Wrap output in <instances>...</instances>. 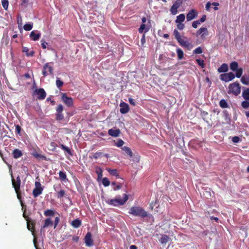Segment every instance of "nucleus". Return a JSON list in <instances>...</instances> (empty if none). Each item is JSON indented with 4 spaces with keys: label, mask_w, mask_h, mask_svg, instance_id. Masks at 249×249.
<instances>
[{
    "label": "nucleus",
    "mask_w": 249,
    "mask_h": 249,
    "mask_svg": "<svg viewBox=\"0 0 249 249\" xmlns=\"http://www.w3.org/2000/svg\"><path fill=\"white\" fill-rule=\"evenodd\" d=\"M239 138L237 136H234L232 138V141L233 142L237 143L239 142Z\"/></svg>",
    "instance_id": "4d7b16f0"
},
{
    "label": "nucleus",
    "mask_w": 249,
    "mask_h": 249,
    "mask_svg": "<svg viewBox=\"0 0 249 249\" xmlns=\"http://www.w3.org/2000/svg\"><path fill=\"white\" fill-rule=\"evenodd\" d=\"M108 172L109 173L112 175V176H116V177H118L119 176V174L118 173V171L116 169H111L110 168H107L106 169Z\"/></svg>",
    "instance_id": "bb28decb"
},
{
    "label": "nucleus",
    "mask_w": 249,
    "mask_h": 249,
    "mask_svg": "<svg viewBox=\"0 0 249 249\" xmlns=\"http://www.w3.org/2000/svg\"><path fill=\"white\" fill-rule=\"evenodd\" d=\"M61 99L64 103L68 107H71L73 106V99L67 96L66 93H61Z\"/></svg>",
    "instance_id": "39448f33"
},
{
    "label": "nucleus",
    "mask_w": 249,
    "mask_h": 249,
    "mask_svg": "<svg viewBox=\"0 0 249 249\" xmlns=\"http://www.w3.org/2000/svg\"><path fill=\"white\" fill-rule=\"evenodd\" d=\"M212 5H214V9L215 10H218V7L217 6L219 5V3H217V2H213L212 3Z\"/></svg>",
    "instance_id": "69168bd1"
},
{
    "label": "nucleus",
    "mask_w": 249,
    "mask_h": 249,
    "mask_svg": "<svg viewBox=\"0 0 249 249\" xmlns=\"http://www.w3.org/2000/svg\"><path fill=\"white\" fill-rule=\"evenodd\" d=\"M81 221L78 219L74 220L71 222L72 226L75 228H77L79 227L81 225Z\"/></svg>",
    "instance_id": "5701e85b"
},
{
    "label": "nucleus",
    "mask_w": 249,
    "mask_h": 249,
    "mask_svg": "<svg viewBox=\"0 0 249 249\" xmlns=\"http://www.w3.org/2000/svg\"><path fill=\"white\" fill-rule=\"evenodd\" d=\"M196 62L197 64L202 68H203L205 67V65L204 63V61L201 59H196Z\"/></svg>",
    "instance_id": "a18cd8bd"
},
{
    "label": "nucleus",
    "mask_w": 249,
    "mask_h": 249,
    "mask_svg": "<svg viewBox=\"0 0 249 249\" xmlns=\"http://www.w3.org/2000/svg\"><path fill=\"white\" fill-rule=\"evenodd\" d=\"M121 133V131L119 129L116 127H113L112 128L109 129L108 130V134L109 136L117 137L119 136Z\"/></svg>",
    "instance_id": "f8f14e48"
},
{
    "label": "nucleus",
    "mask_w": 249,
    "mask_h": 249,
    "mask_svg": "<svg viewBox=\"0 0 249 249\" xmlns=\"http://www.w3.org/2000/svg\"><path fill=\"white\" fill-rule=\"evenodd\" d=\"M178 41L182 46L186 47L188 49L192 48L191 43L189 42L187 40L182 37L180 38Z\"/></svg>",
    "instance_id": "2eb2a0df"
},
{
    "label": "nucleus",
    "mask_w": 249,
    "mask_h": 249,
    "mask_svg": "<svg viewBox=\"0 0 249 249\" xmlns=\"http://www.w3.org/2000/svg\"><path fill=\"white\" fill-rule=\"evenodd\" d=\"M230 69L232 71H236L237 70H238V63L235 62V61H234V62H231V64H230Z\"/></svg>",
    "instance_id": "a878e982"
},
{
    "label": "nucleus",
    "mask_w": 249,
    "mask_h": 249,
    "mask_svg": "<svg viewBox=\"0 0 249 249\" xmlns=\"http://www.w3.org/2000/svg\"><path fill=\"white\" fill-rule=\"evenodd\" d=\"M85 243L88 247H91L93 245L91 234L90 232H88L86 235L85 237Z\"/></svg>",
    "instance_id": "ddd939ff"
},
{
    "label": "nucleus",
    "mask_w": 249,
    "mask_h": 249,
    "mask_svg": "<svg viewBox=\"0 0 249 249\" xmlns=\"http://www.w3.org/2000/svg\"><path fill=\"white\" fill-rule=\"evenodd\" d=\"M120 112L122 114H125L129 111V106L127 104L124 102L121 103L120 104Z\"/></svg>",
    "instance_id": "4468645a"
},
{
    "label": "nucleus",
    "mask_w": 249,
    "mask_h": 249,
    "mask_svg": "<svg viewBox=\"0 0 249 249\" xmlns=\"http://www.w3.org/2000/svg\"><path fill=\"white\" fill-rule=\"evenodd\" d=\"M174 34L176 39L178 41L180 38H181L179 33L176 30L174 31Z\"/></svg>",
    "instance_id": "ea45409f"
},
{
    "label": "nucleus",
    "mask_w": 249,
    "mask_h": 249,
    "mask_svg": "<svg viewBox=\"0 0 249 249\" xmlns=\"http://www.w3.org/2000/svg\"><path fill=\"white\" fill-rule=\"evenodd\" d=\"M241 92V87L238 82H234L229 85L228 92L229 94H233L234 95H238Z\"/></svg>",
    "instance_id": "7ed1b4c3"
},
{
    "label": "nucleus",
    "mask_w": 249,
    "mask_h": 249,
    "mask_svg": "<svg viewBox=\"0 0 249 249\" xmlns=\"http://www.w3.org/2000/svg\"><path fill=\"white\" fill-rule=\"evenodd\" d=\"M177 53L178 54V59L179 60H180L183 58L184 53L183 51L180 49H177Z\"/></svg>",
    "instance_id": "2f4dec72"
},
{
    "label": "nucleus",
    "mask_w": 249,
    "mask_h": 249,
    "mask_svg": "<svg viewBox=\"0 0 249 249\" xmlns=\"http://www.w3.org/2000/svg\"><path fill=\"white\" fill-rule=\"evenodd\" d=\"M219 105L222 108H227L228 107V105L227 102L224 100H221L219 102Z\"/></svg>",
    "instance_id": "72a5a7b5"
},
{
    "label": "nucleus",
    "mask_w": 249,
    "mask_h": 249,
    "mask_svg": "<svg viewBox=\"0 0 249 249\" xmlns=\"http://www.w3.org/2000/svg\"><path fill=\"white\" fill-rule=\"evenodd\" d=\"M41 42L42 48L44 49H46L48 43L43 40H42Z\"/></svg>",
    "instance_id": "5fc2aeb1"
},
{
    "label": "nucleus",
    "mask_w": 249,
    "mask_h": 249,
    "mask_svg": "<svg viewBox=\"0 0 249 249\" xmlns=\"http://www.w3.org/2000/svg\"><path fill=\"white\" fill-rule=\"evenodd\" d=\"M242 106L244 108H247L249 107V102L248 101H243L242 103Z\"/></svg>",
    "instance_id": "3c124183"
},
{
    "label": "nucleus",
    "mask_w": 249,
    "mask_h": 249,
    "mask_svg": "<svg viewBox=\"0 0 249 249\" xmlns=\"http://www.w3.org/2000/svg\"><path fill=\"white\" fill-rule=\"evenodd\" d=\"M61 148L64 150V151H65L66 152H67L68 154L71 155V150L70 149H69V148L63 144H61Z\"/></svg>",
    "instance_id": "79ce46f5"
},
{
    "label": "nucleus",
    "mask_w": 249,
    "mask_h": 249,
    "mask_svg": "<svg viewBox=\"0 0 249 249\" xmlns=\"http://www.w3.org/2000/svg\"><path fill=\"white\" fill-rule=\"evenodd\" d=\"M243 97L246 100H249V89H247L243 91Z\"/></svg>",
    "instance_id": "c85d7f7f"
},
{
    "label": "nucleus",
    "mask_w": 249,
    "mask_h": 249,
    "mask_svg": "<svg viewBox=\"0 0 249 249\" xmlns=\"http://www.w3.org/2000/svg\"><path fill=\"white\" fill-rule=\"evenodd\" d=\"M212 4H211L210 2H208L207 3L206 5V9L207 11H209L210 10V8L211 7V6Z\"/></svg>",
    "instance_id": "e2e57ef3"
},
{
    "label": "nucleus",
    "mask_w": 249,
    "mask_h": 249,
    "mask_svg": "<svg viewBox=\"0 0 249 249\" xmlns=\"http://www.w3.org/2000/svg\"><path fill=\"white\" fill-rule=\"evenodd\" d=\"M96 172L98 175V179H101L102 178V176H103L102 170L101 169L99 168L98 170H97Z\"/></svg>",
    "instance_id": "de8ad7c7"
},
{
    "label": "nucleus",
    "mask_w": 249,
    "mask_h": 249,
    "mask_svg": "<svg viewBox=\"0 0 249 249\" xmlns=\"http://www.w3.org/2000/svg\"><path fill=\"white\" fill-rule=\"evenodd\" d=\"M206 15H203L200 19L199 20V22L200 23H202L203 22H204L205 20H206Z\"/></svg>",
    "instance_id": "13d9d810"
},
{
    "label": "nucleus",
    "mask_w": 249,
    "mask_h": 249,
    "mask_svg": "<svg viewBox=\"0 0 249 249\" xmlns=\"http://www.w3.org/2000/svg\"><path fill=\"white\" fill-rule=\"evenodd\" d=\"M21 127L18 125H16V130L17 131V132L18 133V134H19L20 132V131H21Z\"/></svg>",
    "instance_id": "bf43d9fd"
},
{
    "label": "nucleus",
    "mask_w": 249,
    "mask_h": 249,
    "mask_svg": "<svg viewBox=\"0 0 249 249\" xmlns=\"http://www.w3.org/2000/svg\"><path fill=\"white\" fill-rule=\"evenodd\" d=\"M149 29V28L147 26H146V24H142L140 28L139 29V32L140 33H142L143 31H144L145 33L148 31Z\"/></svg>",
    "instance_id": "4be33fe9"
},
{
    "label": "nucleus",
    "mask_w": 249,
    "mask_h": 249,
    "mask_svg": "<svg viewBox=\"0 0 249 249\" xmlns=\"http://www.w3.org/2000/svg\"><path fill=\"white\" fill-rule=\"evenodd\" d=\"M59 176L60 179L62 180H65L67 179V176H66V173H65V172H62V171H59Z\"/></svg>",
    "instance_id": "c9c22d12"
},
{
    "label": "nucleus",
    "mask_w": 249,
    "mask_h": 249,
    "mask_svg": "<svg viewBox=\"0 0 249 249\" xmlns=\"http://www.w3.org/2000/svg\"><path fill=\"white\" fill-rule=\"evenodd\" d=\"M44 214L45 215H46L47 216H53L54 214V213L53 211V210H47L46 211H45L44 212Z\"/></svg>",
    "instance_id": "f704fd0d"
},
{
    "label": "nucleus",
    "mask_w": 249,
    "mask_h": 249,
    "mask_svg": "<svg viewBox=\"0 0 249 249\" xmlns=\"http://www.w3.org/2000/svg\"><path fill=\"white\" fill-rule=\"evenodd\" d=\"M79 240V237L77 236H74L72 237V240L75 242H77Z\"/></svg>",
    "instance_id": "774afa93"
},
{
    "label": "nucleus",
    "mask_w": 249,
    "mask_h": 249,
    "mask_svg": "<svg viewBox=\"0 0 249 249\" xmlns=\"http://www.w3.org/2000/svg\"><path fill=\"white\" fill-rule=\"evenodd\" d=\"M56 146H57L56 143L54 142H52L50 143V149L52 150H54L55 149Z\"/></svg>",
    "instance_id": "c03bdc74"
},
{
    "label": "nucleus",
    "mask_w": 249,
    "mask_h": 249,
    "mask_svg": "<svg viewBox=\"0 0 249 249\" xmlns=\"http://www.w3.org/2000/svg\"><path fill=\"white\" fill-rule=\"evenodd\" d=\"M22 51L23 53H26V55L28 56H32L34 54V52L33 51H31L29 52V49L28 48L26 47H23Z\"/></svg>",
    "instance_id": "aec40b11"
},
{
    "label": "nucleus",
    "mask_w": 249,
    "mask_h": 249,
    "mask_svg": "<svg viewBox=\"0 0 249 249\" xmlns=\"http://www.w3.org/2000/svg\"><path fill=\"white\" fill-rule=\"evenodd\" d=\"M200 24L199 20H196L192 23V27L194 28H197L198 26Z\"/></svg>",
    "instance_id": "09e8293b"
},
{
    "label": "nucleus",
    "mask_w": 249,
    "mask_h": 249,
    "mask_svg": "<svg viewBox=\"0 0 249 249\" xmlns=\"http://www.w3.org/2000/svg\"><path fill=\"white\" fill-rule=\"evenodd\" d=\"M128 213L130 214L141 217H145L147 215V212L142 208L139 206L131 207Z\"/></svg>",
    "instance_id": "f257e3e1"
},
{
    "label": "nucleus",
    "mask_w": 249,
    "mask_h": 249,
    "mask_svg": "<svg viewBox=\"0 0 249 249\" xmlns=\"http://www.w3.org/2000/svg\"><path fill=\"white\" fill-rule=\"evenodd\" d=\"M185 19V17L184 14H181L177 17L176 19L175 20L176 23H182Z\"/></svg>",
    "instance_id": "6ab92c4d"
},
{
    "label": "nucleus",
    "mask_w": 249,
    "mask_h": 249,
    "mask_svg": "<svg viewBox=\"0 0 249 249\" xmlns=\"http://www.w3.org/2000/svg\"><path fill=\"white\" fill-rule=\"evenodd\" d=\"M22 0L21 5L24 6L25 7L26 6V4L29 2V0Z\"/></svg>",
    "instance_id": "680f3d73"
},
{
    "label": "nucleus",
    "mask_w": 249,
    "mask_h": 249,
    "mask_svg": "<svg viewBox=\"0 0 249 249\" xmlns=\"http://www.w3.org/2000/svg\"><path fill=\"white\" fill-rule=\"evenodd\" d=\"M56 85L58 88L60 89L63 85V82L60 80L59 78H57L56 80Z\"/></svg>",
    "instance_id": "e433bc0d"
},
{
    "label": "nucleus",
    "mask_w": 249,
    "mask_h": 249,
    "mask_svg": "<svg viewBox=\"0 0 249 249\" xmlns=\"http://www.w3.org/2000/svg\"><path fill=\"white\" fill-rule=\"evenodd\" d=\"M12 185L13 187L15 188V191L17 194V196L18 199H20L19 195L18 194V191L20 189V179L19 177H18L17 178V181H15L14 179L13 178V176H12Z\"/></svg>",
    "instance_id": "0eeeda50"
},
{
    "label": "nucleus",
    "mask_w": 249,
    "mask_h": 249,
    "mask_svg": "<svg viewBox=\"0 0 249 249\" xmlns=\"http://www.w3.org/2000/svg\"><path fill=\"white\" fill-rule=\"evenodd\" d=\"M141 44L143 45L145 42V35H143L142 38H141Z\"/></svg>",
    "instance_id": "0e129e2a"
},
{
    "label": "nucleus",
    "mask_w": 249,
    "mask_h": 249,
    "mask_svg": "<svg viewBox=\"0 0 249 249\" xmlns=\"http://www.w3.org/2000/svg\"><path fill=\"white\" fill-rule=\"evenodd\" d=\"M128 196L126 194L124 195V197L123 198H116V199H108L106 201V202L109 205H112L113 206H118L119 205H124L128 200Z\"/></svg>",
    "instance_id": "f03ea898"
},
{
    "label": "nucleus",
    "mask_w": 249,
    "mask_h": 249,
    "mask_svg": "<svg viewBox=\"0 0 249 249\" xmlns=\"http://www.w3.org/2000/svg\"><path fill=\"white\" fill-rule=\"evenodd\" d=\"M101 154V153L96 152L93 155V158L95 159H97L98 157L100 156Z\"/></svg>",
    "instance_id": "052dcab7"
},
{
    "label": "nucleus",
    "mask_w": 249,
    "mask_h": 249,
    "mask_svg": "<svg viewBox=\"0 0 249 249\" xmlns=\"http://www.w3.org/2000/svg\"><path fill=\"white\" fill-rule=\"evenodd\" d=\"M57 194H58L57 197L61 198L65 196V192L64 190H61L60 191L58 192Z\"/></svg>",
    "instance_id": "49530a36"
},
{
    "label": "nucleus",
    "mask_w": 249,
    "mask_h": 249,
    "mask_svg": "<svg viewBox=\"0 0 249 249\" xmlns=\"http://www.w3.org/2000/svg\"><path fill=\"white\" fill-rule=\"evenodd\" d=\"M33 24L32 23H26L24 25V29L25 31H30L32 29Z\"/></svg>",
    "instance_id": "7c9ffc66"
},
{
    "label": "nucleus",
    "mask_w": 249,
    "mask_h": 249,
    "mask_svg": "<svg viewBox=\"0 0 249 249\" xmlns=\"http://www.w3.org/2000/svg\"><path fill=\"white\" fill-rule=\"evenodd\" d=\"M177 28L180 30H182L184 28V25L182 23H176Z\"/></svg>",
    "instance_id": "603ef678"
},
{
    "label": "nucleus",
    "mask_w": 249,
    "mask_h": 249,
    "mask_svg": "<svg viewBox=\"0 0 249 249\" xmlns=\"http://www.w3.org/2000/svg\"><path fill=\"white\" fill-rule=\"evenodd\" d=\"M112 185L113 186V189L114 190H118L121 189V186L120 185H117L115 182H113L111 183Z\"/></svg>",
    "instance_id": "a19ab883"
},
{
    "label": "nucleus",
    "mask_w": 249,
    "mask_h": 249,
    "mask_svg": "<svg viewBox=\"0 0 249 249\" xmlns=\"http://www.w3.org/2000/svg\"><path fill=\"white\" fill-rule=\"evenodd\" d=\"M53 225V221L51 220L50 218H47L45 219L44 222V224L43 226V228H46L49 226H51Z\"/></svg>",
    "instance_id": "c756f323"
},
{
    "label": "nucleus",
    "mask_w": 249,
    "mask_h": 249,
    "mask_svg": "<svg viewBox=\"0 0 249 249\" xmlns=\"http://www.w3.org/2000/svg\"><path fill=\"white\" fill-rule=\"evenodd\" d=\"M1 4L5 10H7L8 7L9 2L7 0H2L1 1Z\"/></svg>",
    "instance_id": "4c0bfd02"
},
{
    "label": "nucleus",
    "mask_w": 249,
    "mask_h": 249,
    "mask_svg": "<svg viewBox=\"0 0 249 249\" xmlns=\"http://www.w3.org/2000/svg\"><path fill=\"white\" fill-rule=\"evenodd\" d=\"M181 3L178 1H176L172 5L171 9V13L175 15L178 13V9L180 7Z\"/></svg>",
    "instance_id": "dca6fc26"
},
{
    "label": "nucleus",
    "mask_w": 249,
    "mask_h": 249,
    "mask_svg": "<svg viewBox=\"0 0 249 249\" xmlns=\"http://www.w3.org/2000/svg\"><path fill=\"white\" fill-rule=\"evenodd\" d=\"M228 70V65L224 63L218 69V71L219 72H227Z\"/></svg>",
    "instance_id": "a211bd4d"
},
{
    "label": "nucleus",
    "mask_w": 249,
    "mask_h": 249,
    "mask_svg": "<svg viewBox=\"0 0 249 249\" xmlns=\"http://www.w3.org/2000/svg\"><path fill=\"white\" fill-rule=\"evenodd\" d=\"M34 95L37 96L38 99L43 100L46 97V93L43 89L40 88L36 89L34 92Z\"/></svg>",
    "instance_id": "6e6552de"
},
{
    "label": "nucleus",
    "mask_w": 249,
    "mask_h": 249,
    "mask_svg": "<svg viewBox=\"0 0 249 249\" xmlns=\"http://www.w3.org/2000/svg\"><path fill=\"white\" fill-rule=\"evenodd\" d=\"M124 144V142L122 140L120 139L116 143L115 145L118 147H120L123 145Z\"/></svg>",
    "instance_id": "8fccbe9b"
},
{
    "label": "nucleus",
    "mask_w": 249,
    "mask_h": 249,
    "mask_svg": "<svg viewBox=\"0 0 249 249\" xmlns=\"http://www.w3.org/2000/svg\"><path fill=\"white\" fill-rule=\"evenodd\" d=\"M48 71L49 72L50 74H52L53 72V68L52 66L49 65V63L45 64L43 66L42 74L44 76H46L47 75H48Z\"/></svg>",
    "instance_id": "9b49d317"
},
{
    "label": "nucleus",
    "mask_w": 249,
    "mask_h": 249,
    "mask_svg": "<svg viewBox=\"0 0 249 249\" xmlns=\"http://www.w3.org/2000/svg\"><path fill=\"white\" fill-rule=\"evenodd\" d=\"M236 71V76L238 78H240L242 76V74L243 73L242 69L239 68L238 70H237L236 71Z\"/></svg>",
    "instance_id": "58836bf2"
},
{
    "label": "nucleus",
    "mask_w": 249,
    "mask_h": 249,
    "mask_svg": "<svg viewBox=\"0 0 249 249\" xmlns=\"http://www.w3.org/2000/svg\"><path fill=\"white\" fill-rule=\"evenodd\" d=\"M198 15V12L195 9L190 10L186 15V19L188 21L196 18Z\"/></svg>",
    "instance_id": "1a4fd4ad"
},
{
    "label": "nucleus",
    "mask_w": 249,
    "mask_h": 249,
    "mask_svg": "<svg viewBox=\"0 0 249 249\" xmlns=\"http://www.w3.org/2000/svg\"><path fill=\"white\" fill-rule=\"evenodd\" d=\"M169 240V237L166 235H162L159 241L162 244H166Z\"/></svg>",
    "instance_id": "412c9836"
},
{
    "label": "nucleus",
    "mask_w": 249,
    "mask_h": 249,
    "mask_svg": "<svg viewBox=\"0 0 249 249\" xmlns=\"http://www.w3.org/2000/svg\"><path fill=\"white\" fill-rule=\"evenodd\" d=\"M234 78V74L231 72L221 74L220 75V79L225 82H229L232 80Z\"/></svg>",
    "instance_id": "423d86ee"
},
{
    "label": "nucleus",
    "mask_w": 249,
    "mask_h": 249,
    "mask_svg": "<svg viewBox=\"0 0 249 249\" xmlns=\"http://www.w3.org/2000/svg\"><path fill=\"white\" fill-rule=\"evenodd\" d=\"M241 82L246 85H249V76H243L241 78Z\"/></svg>",
    "instance_id": "cd10ccee"
},
{
    "label": "nucleus",
    "mask_w": 249,
    "mask_h": 249,
    "mask_svg": "<svg viewBox=\"0 0 249 249\" xmlns=\"http://www.w3.org/2000/svg\"><path fill=\"white\" fill-rule=\"evenodd\" d=\"M122 150L124 151L127 155L129 156L130 157H132V152L130 148L127 146H124L122 147Z\"/></svg>",
    "instance_id": "393cba45"
},
{
    "label": "nucleus",
    "mask_w": 249,
    "mask_h": 249,
    "mask_svg": "<svg viewBox=\"0 0 249 249\" xmlns=\"http://www.w3.org/2000/svg\"><path fill=\"white\" fill-rule=\"evenodd\" d=\"M13 155L14 158L18 159L22 156V153L21 150L16 149L13 152Z\"/></svg>",
    "instance_id": "f3484780"
},
{
    "label": "nucleus",
    "mask_w": 249,
    "mask_h": 249,
    "mask_svg": "<svg viewBox=\"0 0 249 249\" xmlns=\"http://www.w3.org/2000/svg\"><path fill=\"white\" fill-rule=\"evenodd\" d=\"M63 118V115L62 113H57L56 115V119L58 120H61Z\"/></svg>",
    "instance_id": "6e6d98bb"
},
{
    "label": "nucleus",
    "mask_w": 249,
    "mask_h": 249,
    "mask_svg": "<svg viewBox=\"0 0 249 249\" xmlns=\"http://www.w3.org/2000/svg\"><path fill=\"white\" fill-rule=\"evenodd\" d=\"M35 185V188L33 190V195L35 197H36L42 194L43 187L41 186L40 183L38 181H36Z\"/></svg>",
    "instance_id": "20e7f679"
},
{
    "label": "nucleus",
    "mask_w": 249,
    "mask_h": 249,
    "mask_svg": "<svg viewBox=\"0 0 249 249\" xmlns=\"http://www.w3.org/2000/svg\"><path fill=\"white\" fill-rule=\"evenodd\" d=\"M63 110V107L62 105H59L57 107L56 111H57V113H62Z\"/></svg>",
    "instance_id": "864d4df0"
},
{
    "label": "nucleus",
    "mask_w": 249,
    "mask_h": 249,
    "mask_svg": "<svg viewBox=\"0 0 249 249\" xmlns=\"http://www.w3.org/2000/svg\"><path fill=\"white\" fill-rule=\"evenodd\" d=\"M200 32L201 33V37L204 38L208 35V31L206 28H200Z\"/></svg>",
    "instance_id": "b1692460"
},
{
    "label": "nucleus",
    "mask_w": 249,
    "mask_h": 249,
    "mask_svg": "<svg viewBox=\"0 0 249 249\" xmlns=\"http://www.w3.org/2000/svg\"><path fill=\"white\" fill-rule=\"evenodd\" d=\"M102 182L103 185L105 187H107L110 184V182L109 180H108V179L107 178H106V177L102 178Z\"/></svg>",
    "instance_id": "473e14b6"
},
{
    "label": "nucleus",
    "mask_w": 249,
    "mask_h": 249,
    "mask_svg": "<svg viewBox=\"0 0 249 249\" xmlns=\"http://www.w3.org/2000/svg\"><path fill=\"white\" fill-rule=\"evenodd\" d=\"M59 221V218L58 217H55V221H54L55 222L54 228L57 226V225L58 224Z\"/></svg>",
    "instance_id": "338daca9"
},
{
    "label": "nucleus",
    "mask_w": 249,
    "mask_h": 249,
    "mask_svg": "<svg viewBox=\"0 0 249 249\" xmlns=\"http://www.w3.org/2000/svg\"><path fill=\"white\" fill-rule=\"evenodd\" d=\"M203 51L202 48L200 47H198L193 51V53L195 54H200Z\"/></svg>",
    "instance_id": "37998d69"
},
{
    "label": "nucleus",
    "mask_w": 249,
    "mask_h": 249,
    "mask_svg": "<svg viewBox=\"0 0 249 249\" xmlns=\"http://www.w3.org/2000/svg\"><path fill=\"white\" fill-rule=\"evenodd\" d=\"M41 36V34L37 30H34L32 31L30 34V37L31 40L37 41L39 40Z\"/></svg>",
    "instance_id": "9d476101"
}]
</instances>
